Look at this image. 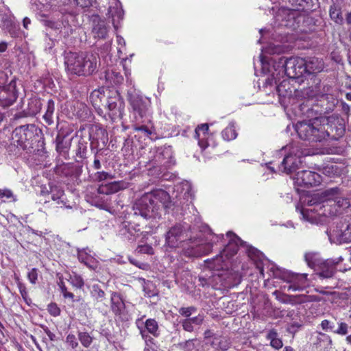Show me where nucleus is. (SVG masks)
Returning a JSON list of instances; mask_svg holds the SVG:
<instances>
[{"mask_svg":"<svg viewBox=\"0 0 351 351\" xmlns=\"http://www.w3.org/2000/svg\"><path fill=\"white\" fill-rule=\"evenodd\" d=\"M343 261L342 256L328 259L321 264L319 276L323 278H330L335 274V267Z\"/></svg>","mask_w":351,"mask_h":351,"instance_id":"21","label":"nucleus"},{"mask_svg":"<svg viewBox=\"0 0 351 351\" xmlns=\"http://www.w3.org/2000/svg\"><path fill=\"white\" fill-rule=\"evenodd\" d=\"M78 260L88 267L95 269L97 267V263L95 258L89 255L84 250H78Z\"/></svg>","mask_w":351,"mask_h":351,"instance_id":"36","label":"nucleus"},{"mask_svg":"<svg viewBox=\"0 0 351 351\" xmlns=\"http://www.w3.org/2000/svg\"><path fill=\"white\" fill-rule=\"evenodd\" d=\"M259 60L264 72H272V76L276 81L277 79L285 77L289 79H300L304 73V66L305 59L300 57L285 56L272 58L270 62L263 54H260Z\"/></svg>","mask_w":351,"mask_h":351,"instance_id":"2","label":"nucleus"},{"mask_svg":"<svg viewBox=\"0 0 351 351\" xmlns=\"http://www.w3.org/2000/svg\"><path fill=\"white\" fill-rule=\"evenodd\" d=\"M140 124L141 123L135 122L133 126L134 130L136 132H141L145 136L152 138V135L154 134V130L152 128H149L147 125Z\"/></svg>","mask_w":351,"mask_h":351,"instance_id":"47","label":"nucleus"},{"mask_svg":"<svg viewBox=\"0 0 351 351\" xmlns=\"http://www.w3.org/2000/svg\"><path fill=\"white\" fill-rule=\"evenodd\" d=\"M32 9L41 16H47L52 10V5L47 0H30Z\"/></svg>","mask_w":351,"mask_h":351,"instance_id":"28","label":"nucleus"},{"mask_svg":"<svg viewBox=\"0 0 351 351\" xmlns=\"http://www.w3.org/2000/svg\"><path fill=\"white\" fill-rule=\"evenodd\" d=\"M290 2H291L292 5H298L299 8L298 9L286 10L287 23H285V25L293 29H296L302 19L299 10H304L307 2L306 0H290Z\"/></svg>","mask_w":351,"mask_h":351,"instance_id":"18","label":"nucleus"},{"mask_svg":"<svg viewBox=\"0 0 351 351\" xmlns=\"http://www.w3.org/2000/svg\"><path fill=\"white\" fill-rule=\"evenodd\" d=\"M106 101L108 114L112 121L121 119L124 114L125 103L119 93L117 90L108 91Z\"/></svg>","mask_w":351,"mask_h":351,"instance_id":"9","label":"nucleus"},{"mask_svg":"<svg viewBox=\"0 0 351 351\" xmlns=\"http://www.w3.org/2000/svg\"><path fill=\"white\" fill-rule=\"evenodd\" d=\"M112 178H113V176L110 173L106 172V171H98V172L95 173L94 175V179L98 182L106 180L108 179H112Z\"/></svg>","mask_w":351,"mask_h":351,"instance_id":"55","label":"nucleus"},{"mask_svg":"<svg viewBox=\"0 0 351 351\" xmlns=\"http://www.w3.org/2000/svg\"><path fill=\"white\" fill-rule=\"evenodd\" d=\"M197 311V308L194 306H189V307H181L178 310V313L184 317H190L193 313H195Z\"/></svg>","mask_w":351,"mask_h":351,"instance_id":"57","label":"nucleus"},{"mask_svg":"<svg viewBox=\"0 0 351 351\" xmlns=\"http://www.w3.org/2000/svg\"><path fill=\"white\" fill-rule=\"evenodd\" d=\"M313 344L316 351H330L332 341L328 335L319 332L314 337Z\"/></svg>","mask_w":351,"mask_h":351,"instance_id":"24","label":"nucleus"},{"mask_svg":"<svg viewBox=\"0 0 351 351\" xmlns=\"http://www.w3.org/2000/svg\"><path fill=\"white\" fill-rule=\"evenodd\" d=\"M19 97L16 82L12 80L9 84L0 85V107L3 108L12 106Z\"/></svg>","mask_w":351,"mask_h":351,"instance_id":"14","label":"nucleus"},{"mask_svg":"<svg viewBox=\"0 0 351 351\" xmlns=\"http://www.w3.org/2000/svg\"><path fill=\"white\" fill-rule=\"evenodd\" d=\"M108 91L109 90L104 88H100L92 91L89 96L90 103L99 115L104 114L101 106L103 105L104 101L107 99L108 94L106 95V92Z\"/></svg>","mask_w":351,"mask_h":351,"instance_id":"22","label":"nucleus"},{"mask_svg":"<svg viewBox=\"0 0 351 351\" xmlns=\"http://www.w3.org/2000/svg\"><path fill=\"white\" fill-rule=\"evenodd\" d=\"M47 311L53 317L59 316L61 312L60 308L57 304L54 302H51L47 305Z\"/></svg>","mask_w":351,"mask_h":351,"instance_id":"56","label":"nucleus"},{"mask_svg":"<svg viewBox=\"0 0 351 351\" xmlns=\"http://www.w3.org/2000/svg\"><path fill=\"white\" fill-rule=\"evenodd\" d=\"M143 281V290L145 293V296L152 298L157 294V290L154 283L149 280L141 279Z\"/></svg>","mask_w":351,"mask_h":351,"instance_id":"45","label":"nucleus"},{"mask_svg":"<svg viewBox=\"0 0 351 351\" xmlns=\"http://www.w3.org/2000/svg\"><path fill=\"white\" fill-rule=\"evenodd\" d=\"M246 252L248 256L256 262V268L259 270L261 276L264 278V269L262 262L265 258V255L261 251L252 246H247Z\"/></svg>","mask_w":351,"mask_h":351,"instance_id":"27","label":"nucleus"},{"mask_svg":"<svg viewBox=\"0 0 351 351\" xmlns=\"http://www.w3.org/2000/svg\"><path fill=\"white\" fill-rule=\"evenodd\" d=\"M60 288L61 293H62L64 298H70L72 301L74 300V295H73V293H72L71 292H69L67 291V289H66V286L64 285L63 282H61L60 284Z\"/></svg>","mask_w":351,"mask_h":351,"instance_id":"63","label":"nucleus"},{"mask_svg":"<svg viewBox=\"0 0 351 351\" xmlns=\"http://www.w3.org/2000/svg\"><path fill=\"white\" fill-rule=\"evenodd\" d=\"M338 325V328L334 330L333 332L340 335H346L348 333V325L346 322H339Z\"/></svg>","mask_w":351,"mask_h":351,"instance_id":"60","label":"nucleus"},{"mask_svg":"<svg viewBox=\"0 0 351 351\" xmlns=\"http://www.w3.org/2000/svg\"><path fill=\"white\" fill-rule=\"evenodd\" d=\"M178 347L185 351L190 350L194 348V343L193 339H189L184 342L178 343Z\"/></svg>","mask_w":351,"mask_h":351,"instance_id":"61","label":"nucleus"},{"mask_svg":"<svg viewBox=\"0 0 351 351\" xmlns=\"http://www.w3.org/2000/svg\"><path fill=\"white\" fill-rule=\"evenodd\" d=\"M35 127L32 125H23L19 128H16L14 134L15 136H19V138L16 140L18 144L23 147V149L26 148L27 146V143L34 136V130Z\"/></svg>","mask_w":351,"mask_h":351,"instance_id":"20","label":"nucleus"},{"mask_svg":"<svg viewBox=\"0 0 351 351\" xmlns=\"http://www.w3.org/2000/svg\"><path fill=\"white\" fill-rule=\"evenodd\" d=\"M152 161L154 165L162 166L165 168L173 165L172 147L171 146H163L156 148Z\"/></svg>","mask_w":351,"mask_h":351,"instance_id":"16","label":"nucleus"},{"mask_svg":"<svg viewBox=\"0 0 351 351\" xmlns=\"http://www.w3.org/2000/svg\"><path fill=\"white\" fill-rule=\"evenodd\" d=\"M231 342L229 339L221 336H214L210 346L215 350L226 351L230 347Z\"/></svg>","mask_w":351,"mask_h":351,"instance_id":"33","label":"nucleus"},{"mask_svg":"<svg viewBox=\"0 0 351 351\" xmlns=\"http://www.w3.org/2000/svg\"><path fill=\"white\" fill-rule=\"evenodd\" d=\"M78 339L84 348H88L93 342V337L86 332H79Z\"/></svg>","mask_w":351,"mask_h":351,"instance_id":"48","label":"nucleus"},{"mask_svg":"<svg viewBox=\"0 0 351 351\" xmlns=\"http://www.w3.org/2000/svg\"><path fill=\"white\" fill-rule=\"evenodd\" d=\"M50 193L51 194V199L60 206H65L66 208H71V207L66 205V197L64 191L62 188L58 186H51Z\"/></svg>","mask_w":351,"mask_h":351,"instance_id":"31","label":"nucleus"},{"mask_svg":"<svg viewBox=\"0 0 351 351\" xmlns=\"http://www.w3.org/2000/svg\"><path fill=\"white\" fill-rule=\"evenodd\" d=\"M330 19L337 24L341 25L343 22L341 5L337 3H333L329 9Z\"/></svg>","mask_w":351,"mask_h":351,"instance_id":"34","label":"nucleus"},{"mask_svg":"<svg viewBox=\"0 0 351 351\" xmlns=\"http://www.w3.org/2000/svg\"><path fill=\"white\" fill-rule=\"evenodd\" d=\"M324 68V63L322 59L317 58H310L305 60L304 66V73L307 75L320 73Z\"/></svg>","mask_w":351,"mask_h":351,"instance_id":"25","label":"nucleus"},{"mask_svg":"<svg viewBox=\"0 0 351 351\" xmlns=\"http://www.w3.org/2000/svg\"><path fill=\"white\" fill-rule=\"evenodd\" d=\"M208 128L209 127L207 123H203L198 125L195 130L194 137L198 140V145L202 149H206L208 145L206 141Z\"/></svg>","mask_w":351,"mask_h":351,"instance_id":"29","label":"nucleus"},{"mask_svg":"<svg viewBox=\"0 0 351 351\" xmlns=\"http://www.w3.org/2000/svg\"><path fill=\"white\" fill-rule=\"evenodd\" d=\"M66 3L69 6L74 8L75 6H79L80 8H87L92 5L93 0H66Z\"/></svg>","mask_w":351,"mask_h":351,"instance_id":"49","label":"nucleus"},{"mask_svg":"<svg viewBox=\"0 0 351 351\" xmlns=\"http://www.w3.org/2000/svg\"><path fill=\"white\" fill-rule=\"evenodd\" d=\"M91 34L95 38L105 39L108 34L110 26L106 20L99 15H93L90 18Z\"/></svg>","mask_w":351,"mask_h":351,"instance_id":"17","label":"nucleus"},{"mask_svg":"<svg viewBox=\"0 0 351 351\" xmlns=\"http://www.w3.org/2000/svg\"><path fill=\"white\" fill-rule=\"evenodd\" d=\"M165 246L167 248L175 249L184 247L186 235L183 227L180 224H176L169 229L165 235Z\"/></svg>","mask_w":351,"mask_h":351,"instance_id":"11","label":"nucleus"},{"mask_svg":"<svg viewBox=\"0 0 351 351\" xmlns=\"http://www.w3.org/2000/svg\"><path fill=\"white\" fill-rule=\"evenodd\" d=\"M274 278L282 279L289 284L288 291H301L308 286L306 274H295L289 271L281 269L276 265L269 269Z\"/></svg>","mask_w":351,"mask_h":351,"instance_id":"6","label":"nucleus"},{"mask_svg":"<svg viewBox=\"0 0 351 351\" xmlns=\"http://www.w3.org/2000/svg\"><path fill=\"white\" fill-rule=\"evenodd\" d=\"M333 232L339 243L351 242V223L342 225L339 230Z\"/></svg>","mask_w":351,"mask_h":351,"instance_id":"32","label":"nucleus"},{"mask_svg":"<svg viewBox=\"0 0 351 351\" xmlns=\"http://www.w3.org/2000/svg\"><path fill=\"white\" fill-rule=\"evenodd\" d=\"M341 195V189L339 187H332L324 190L322 193L323 198L327 200H335Z\"/></svg>","mask_w":351,"mask_h":351,"instance_id":"46","label":"nucleus"},{"mask_svg":"<svg viewBox=\"0 0 351 351\" xmlns=\"http://www.w3.org/2000/svg\"><path fill=\"white\" fill-rule=\"evenodd\" d=\"M294 180L298 186L308 187L319 185L322 181V178L315 171L303 170L296 173Z\"/></svg>","mask_w":351,"mask_h":351,"instance_id":"15","label":"nucleus"},{"mask_svg":"<svg viewBox=\"0 0 351 351\" xmlns=\"http://www.w3.org/2000/svg\"><path fill=\"white\" fill-rule=\"evenodd\" d=\"M267 339L270 341V345L276 350H279L283 346L282 341L278 338V335L275 329L270 330L267 335Z\"/></svg>","mask_w":351,"mask_h":351,"instance_id":"38","label":"nucleus"},{"mask_svg":"<svg viewBox=\"0 0 351 351\" xmlns=\"http://www.w3.org/2000/svg\"><path fill=\"white\" fill-rule=\"evenodd\" d=\"M302 96L307 100V102H311L309 106H313V103L317 101L319 98L324 97V94L319 92L317 86L306 88L302 91Z\"/></svg>","mask_w":351,"mask_h":351,"instance_id":"30","label":"nucleus"},{"mask_svg":"<svg viewBox=\"0 0 351 351\" xmlns=\"http://www.w3.org/2000/svg\"><path fill=\"white\" fill-rule=\"evenodd\" d=\"M27 278L32 284H36L38 279V269H32L27 274Z\"/></svg>","mask_w":351,"mask_h":351,"instance_id":"62","label":"nucleus"},{"mask_svg":"<svg viewBox=\"0 0 351 351\" xmlns=\"http://www.w3.org/2000/svg\"><path fill=\"white\" fill-rule=\"evenodd\" d=\"M120 182H112L106 184H101L98 188V192L101 194H112L121 189Z\"/></svg>","mask_w":351,"mask_h":351,"instance_id":"37","label":"nucleus"},{"mask_svg":"<svg viewBox=\"0 0 351 351\" xmlns=\"http://www.w3.org/2000/svg\"><path fill=\"white\" fill-rule=\"evenodd\" d=\"M302 204L301 208L298 206L296 207V210L300 212L302 219L312 224L320 223L322 216L324 215V212H322L324 205L318 195L307 197Z\"/></svg>","mask_w":351,"mask_h":351,"instance_id":"4","label":"nucleus"},{"mask_svg":"<svg viewBox=\"0 0 351 351\" xmlns=\"http://www.w3.org/2000/svg\"><path fill=\"white\" fill-rule=\"evenodd\" d=\"M64 64L68 73L84 76L83 73V52H68L64 56Z\"/></svg>","mask_w":351,"mask_h":351,"instance_id":"13","label":"nucleus"},{"mask_svg":"<svg viewBox=\"0 0 351 351\" xmlns=\"http://www.w3.org/2000/svg\"><path fill=\"white\" fill-rule=\"evenodd\" d=\"M222 138L227 141L233 140L237 138V133L235 130V123L230 122L221 132Z\"/></svg>","mask_w":351,"mask_h":351,"instance_id":"41","label":"nucleus"},{"mask_svg":"<svg viewBox=\"0 0 351 351\" xmlns=\"http://www.w3.org/2000/svg\"><path fill=\"white\" fill-rule=\"evenodd\" d=\"M295 130L300 138L313 142H320L329 136V133L325 128L320 125H315V122L304 121L295 125Z\"/></svg>","mask_w":351,"mask_h":351,"instance_id":"5","label":"nucleus"},{"mask_svg":"<svg viewBox=\"0 0 351 351\" xmlns=\"http://www.w3.org/2000/svg\"><path fill=\"white\" fill-rule=\"evenodd\" d=\"M66 343L72 348L75 349L78 346V342L73 334H69L66 337Z\"/></svg>","mask_w":351,"mask_h":351,"instance_id":"58","label":"nucleus"},{"mask_svg":"<svg viewBox=\"0 0 351 351\" xmlns=\"http://www.w3.org/2000/svg\"><path fill=\"white\" fill-rule=\"evenodd\" d=\"M108 14L112 18V25L115 29L118 28L117 21L122 20L123 17V11L121 8H109Z\"/></svg>","mask_w":351,"mask_h":351,"instance_id":"44","label":"nucleus"},{"mask_svg":"<svg viewBox=\"0 0 351 351\" xmlns=\"http://www.w3.org/2000/svg\"><path fill=\"white\" fill-rule=\"evenodd\" d=\"M226 237L229 241L223 251L214 258L205 261L206 267L211 270L219 271L227 268V261L237 253L239 246L245 245V243L232 232H228Z\"/></svg>","mask_w":351,"mask_h":351,"instance_id":"3","label":"nucleus"},{"mask_svg":"<svg viewBox=\"0 0 351 351\" xmlns=\"http://www.w3.org/2000/svg\"><path fill=\"white\" fill-rule=\"evenodd\" d=\"M129 102L132 108L134 121L144 123L150 121L151 101L147 97H143L136 93L129 94Z\"/></svg>","mask_w":351,"mask_h":351,"instance_id":"7","label":"nucleus"},{"mask_svg":"<svg viewBox=\"0 0 351 351\" xmlns=\"http://www.w3.org/2000/svg\"><path fill=\"white\" fill-rule=\"evenodd\" d=\"M145 315H143L141 318H138L136 320V325L138 329L139 330L140 335H141L142 339L145 341V343L147 346H152L154 343V339L146 332V330L143 327V318Z\"/></svg>","mask_w":351,"mask_h":351,"instance_id":"35","label":"nucleus"},{"mask_svg":"<svg viewBox=\"0 0 351 351\" xmlns=\"http://www.w3.org/2000/svg\"><path fill=\"white\" fill-rule=\"evenodd\" d=\"M110 302L112 311L116 316L121 317L125 308V304L121 295L118 292H112Z\"/></svg>","mask_w":351,"mask_h":351,"instance_id":"26","label":"nucleus"},{"mask_svg":"<svg viewBox=\"0 0 351 351\" xmlns=\"http://www.w3.org/2000/svg\"><path fill=\"white\" fill-rule=\"evenodd\" d=\"M0 197L10 199L12 202L16 201V197L14 195L13 192L8 189H0Z\"/></svg>","mask_w":351,"mask_h":351,"instance_id":"54","label":"nucleus"},{"mask_svg":"<svg viewBox=\"0 0 351 351\" xmlns=\"http://www.w3.org/2000/svg\"><path fill=\"white\" fill-rule=\"evenodd\" d=\"M321 328L324 331H334L335 324L328 319H324L320 324Z\"/></svg>","mask_w":351,"mask_h":351,"instance_id":"59","label":"nucleus"},{"mask_svg":"<svg viewBox=\"0 0 351 351\" xmlns=\"http://www.w3.org/2000/svg\"><path fill=\"white\" fill-rule=\"evenodd\" d=\"M304 259L310 267H313L319 263L318 254L315 252L306 253L304 255Z\"/></svg>","mask_w":351,"mask_h":351,"instance_id":"51","label":"nucleus"},{"mask_svg":"<svg viewBox=\"0 0 351 351\" xmlns=\"http://www.w3.org/2000/svg\"><path fill=\"white\" fill-rule=\"evenodd\" d=\"M69 281L71 284L77 288V289H82L84 285V282L83 278L81 277V276L74 274L73 275H71L70 276Z\"/></svg>","mask_w":351,"mask_h":351,"instance_id":"52","label":"nucleus"},{"mask_svg":"<svg viewBox=\"0 0 351 351\" xmlns=\"http://www.w3.org/2000/svg\"><path fill=\"white\" fill-rule=\"evenodd\" d=\"M29 113L36 114L40 112L41 109V104L40 100L34 99L28 104Z\"/></svg>","mask_w":351,"mask_h":351,"instance_id":"53","label":"nucleus"},{"mask_svg":"<svg viewBox=\"0 0 351 351\" xmlns=\"http://www.w3.org/2000/svg\"><path fill=\"white\" fill-rule=\"evenodd\" d=\"M119 235L124 240L130 243L134 242L136 239L142 236V242L147 235V232L141 231L138 224H133L130 221H124L119 228Z\"/></svg>","mask_w":351,"mask_h":351,"instance_id":"12","label":"nucleus"},{"mask_svg":"<svg viewBox=\"0 0 351 351\" xmlns=\"http://www.w3.org/2000/svg\"><path fill=\"white\" fill-rule=\"evenodd\" d=\"M302 155V152H300L298 149L295 150L293 148L287 155L285 156L281 162L278 165L277 170H275L274 167L270 166L273 162L267 164L268 168L272 172L278 171L279 173L290 174L293 171H295L301 165Z\"/></svg>","mask_w":351,"mask_h":351,"instance_id":"8","label":"nucleus"},{"mask_svg":"<svg viewBox=\"0 0 351 351\" xmlns=\"http://www.w3.org/2000/svg\"><path fill=\"white\" fill-rule=\"evenodd\" d=\"M182 326L185 331L193 332L194 326L189 318L185 319L181 322Z\"/></svg>","mask_w":351,"mask_h":351,"instance_id":"64","label":"nucleus"},{"mask_svg":"<svg viewBox=\"0 0 351 351\" xmlns=\"http://www.w3.org/2000/svg\"><path fill=\"white\" fill-rule=\"evenodd\" d=\"M90 294L97 302H101L106 299V293L98 284L92 285Z\"/></svg>","mask_w":351,"mask_h":351,"instance_id":"42","label":"nucleus"},{"mask_svg":"<svg viewBox=\"0 0 351 351\" xmlns=\"http://www.w3.org/2000/svg\"><path fill=\"white\" fill-rule=\"evenodd\" d=\"M212 248L213 244L209 242L205 244L197 245L195 246H189L186 248L184 247L182 250V254L187 257H199L209 254Z\"/></svg>","mask_w":351,"mask_h":351,"instance_id":"23","label":"nucleus"},{"mask_svg":"<svg viewBox=\"0 0 351 351\" xmlns=\"http://www.w3.org/2000/svg\"><path fill=\"white\" fill-rule=\"evenodd\" d=\"M186 192L182 195L176 196L177 199L172 202L167 192L162 189H155L149 193H144L139 199H136L133 205L134 214L139 215L144 219L157 218L160 216V210L162 208L178 213L184 209V205L182 199H186L189 195L191 185L189 182L183 184Z\"/></svg>","mask_w":351,"mask_h":351,"instance_id":"1","label":"nucleus"},{"mask_svg":"<svg viewBox=\"0 0 351 351\" xmlns=\"http://www.w3.org/2000/svg\"><path fill=\"white\" fill-rule=\"evenodd\" d=\"M44 25L46 27H48L52 29L59 31L60 34H62V27L63 25V23H62L61 20L58 21H53V20H45L44 21Z\"/></svg>","mask_w":351,"mask_h":351,"instance_id":"50","label":"nucleus"},{"mask_svg":"<svg viewBox=\"0 0 351 351\" xmlns=\"http://www.w3.org/2000/svg\"><path fill=\"white\" fill-rule=\"evenodd\" d=\"M143 327L146 332L150 333L154 337H157L159 336L158 324L154 319H147L143 322Z\"/></svg>","mask_w":351,"mask_h":351,"instance_id":"40","label":"nucleus"},{"mask_svg":"<svg viewBox=\"0 0 351 351\" xmlns=\"http://www.w3.org/2000/svg\"><path fill=\"white\" fill-rule=\"evenodd\" d=\"M271 75L265 80V85L273 86H275L276 92L279 96L280 102L285 104L286 99H289L294 90L293 88L291 86L289 80L287 78H280L276 80L272 76V72H269Z\"/></svg>","mask_w":351,"mask_h":351,"instance_id":"10","label":"nucleus"},{"mask_svg":"<svg viewBox=\"0 0 351 351\" xmlns=\"http://www.w3.org/2000/svg\"><path fill=\"white\" fill-rule=\"evenodd\" d=\"M54 110L55 103L53 100L49 99L47 101L46 112L43 115V119L48 125H51L53 123V115L54 113Z\"/></svg>","mask_w":351,"mask_h":351,"instance_id":"43","label":"nucleus"},{"mask_svg":"<svg viewBox=\"0 0 351 351\" xmlns=\"http://www.w3.org/2000/svg\"><path fill=\"white\" fill-rule=\"evenodd\" d=\"M99 56L92 52H83V73L84 76L93 75L97 70Z\"/></svg>","mask_w":351,"mask_h":351,"instance_id":"19","label":"nucleus"},{"mask_svg":"<svg viewBox=\"0 0 351 351\" xmlns=\"http://www.w3.org/2000/svg\"><path fill=\"white\" fill-rule=\"evenodd\" d=\"M73 20V16L71 14L62 15V23H63L62 34H63L64 36H69L73 33V28L70 24V21Z\"/></svg>","mask_w":351,"mask_h":351,"instance_id":"39","label":"nucleus"}]
</instances>
